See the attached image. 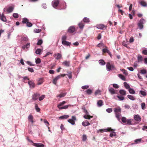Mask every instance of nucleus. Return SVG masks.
<instances>
[{
	"label": "nucleus",
	"mask_w": 147,
	"mask_h": 147,
	"mask_svg": "<svg viewBox=\"0 0 147 147\" xmlns=\"http://www.w3.org/2000/svg\"><path fill=\"white\" fill-rule=\"evenodd\" d=\"M52 4L53 7L57 8V6H59L61 8V9H65L66 8V3L63 1L62 2H60L59 0H54L52 1Z\"/></svg>",
	"instance_id": "obj_1"
},
{
	"label": "nucleus",
	"mask_w": 147,
	"mask_h": 147,
	"mask_svg": "<svg viewBox=\"0 0 147 147\" xmlns=\"http://www.w3.org/2000/svg\"><path fill=\"white\" fill-rule=\"evenodd\" d=\"M114 110L116 117L119 121H120L121 120L120 117L121 116V109L119 107H118L117 108H114Z\"/></svg>",
	"instance_id": "obj_2"
},
{
	"label": "nucleus",
	"mask_w": 147,
	"mask_h": 147,
	"mask_svg": "<svg viewBox=\"0 0 147 147\" xmlns=\"http://www.w3.org/2000/svg\"><path fill=\"white\" fill-rule=\"evenodd\" d=\"M146 22V20L144 18H142L140 20L138 23L137 25L140 30H141L143 28V24Z\"/></svg>",
	"instance_id": "obj_3"
},
{
	"label": "nucleus",
	"mask_w": 147,
	"mask_h": 147,
	"mask_svg": "<svg viewBox=\"0 0 147 147\" xmlns=\"http://www.w3.org/2000/svg\"><path fill=\"white\" fill-rule=\"evenodd\" d=\"M121 121L123 123H125L126 124L131 125H132L131 121L130 119H127L126 118L124 117H122Z\"/></svg>",
	"instance_id": "obj_4"
},
{
	"label": "nucleus",
	"mask_w": 147,
	"mask_h": 147,
	"mask_svg": "<svg viewBox=\"0 0 147 147\" xmlns=\"http://www.w3.org/2000/svg\"><path fill=\"white\" fill-rule=\"evenodd\" d=\"M20 37L21 43L22 45L25 44L28 40V37L26 35L21 36Z\"/></svg>",
	"instance_id": "obj_5"
},
{
	"label": "nucleus",
	"mask_w": 147,
	"mask_h": 147,
	"mask_svg": "<svg viewBox=\"0 0 147 147\" xmlns=\"http://www.w3.org/2000/svg\"><path fill=\"white\" fill-rule=\"evenodd\" d=\"M65 76H66V74H64L57 76L53 80V83L55 85H56L57 80L59 79H60L61 77H63Z\"/></svg>",
	"instance_id": "obj_6"
},
{
	"label": "nucleus",
	"mask_w": 147,
	"mask_h": 147,
	"mask_svg": "<svg viewBox=\"0 0 147 147\" xmlns=\"http://www.w3.org/2000/svg\"><path fill=\"white\" fill-rule=\"evenodd\" d=\"M107 69L108 71L114 70L115 69V67L113 65H111L109 62L107 63L106 65Z\"/></svg>",
	"instance_id": "obj_7"
},
{
	"label": "nucleus",
	"mask_w": 147,
	"mask_h": 147,
	"mask_svg": "<svg viewBox=\"0 0 147 147\" xmlns=\"http://www.w3.org/2000/svg\"><path fill=\"white\" fill-rule=\"evenodd\" d=\"M76 120V118L75 116H72L71 119L68 120V121L72 125H74L75 123V121Z\"/></svg>",
	"instance_id": "obj_8"
},
{
	"label": "nucleus",
	"mask_w": 147,
	"mask_h": 147,
	"mask_svg": "<svg viewBox=\"0 0 147 147\" xmlns=\"http://www.w3.org/2000/svg\"><path fill=\"white\" fill-rule=\"evenodd\" d=\"M40 94L39 93H36L34 94L32 96V99L34 101L36 100L38 98Z\"/></svg>",
	"instance_id": "obj_9"
},
{
	"label": "nucleus",
	"mask_w": 147,
	"mask_h": 147,
	"mask_svg": "<svg viewBox=\"0 0 147 147\" xmlns=\"http://www.w3.org/2000/svg\"><path fill=\"white\" fill-rule=\"evenodd\" d=\"M75 30V28L74 26H71L69 27L68 30L67 32L70 33H73L74 32Z\"/></svg>",
	"instance_id": "obj_10"
},
{
	"label": "nucleus",
	"mask_w": 147,
	"mask_h": 147,
	"mask_svg": "<svg viewBox=\"0 0 147 147\" xmlns=\"http://www.w3.org/2000/svg\"><path fill=\"white\" fill-rule=\"evenodd\" d=\"M53 57L57 60H58L61 58L62 55L60 54L57 53L54 54Z\"/></svg>",
	"instance_id": "obj_11"
},
{
	"label": "nucleus",
	"mask_w": 147,
	"mask_h": 147,
	"mask_svg": "<svg viewBox=\"0 0 147 147\" xmlns=\"http://www.w3.org/2000/svg\"><path fill=\"white\" fill-rule=\"evenodd\" d=\"M99 131L100 132H102L103 131H113L114 130L111 129V128H108L107 129H100Z\"/></svg>",
	"instance_id": "obj_12"
},
{
	"label": "nucleus",
	"mask_w": 147,
	"mask_h": 147,
	"mask_svg": "<svg viewBox=\"0 0 147 147\" xmlns=\"http://www.w3.org/2000/svg\"><path fill=\"white\" fill-rule=\"evenodd\" d=\"M134 118V120L136 121L139 122L141 121V117L139 115H135Z\"/></svg>",
	"instance_id": "obj_13"
},
{
	"label": "nucleus",
	"mask_w": 147,
	"mask_h": 147,
	"mask_svg": "<svg viewBox=\"0 0 147 147\" xmlns=\"http://www.w3.org/2000/svg\"><path fill=\"white\" fill-rule=\"evenodd\" d=\"M102 51V52L103 53H107L109 55L110 57H111L112 55L111 54V53L107 49V48L103 49Z\"/></svg>",
	"instance_id": "obj_14"
},
{
	"label": "nucleus",
	"mask_w": 147,
	"mask_h": 147,
	"mask_svg": "<svg viewBox=\"0 0 147 147\" xmlns=\"http://www.w3.org/2000/svg\"><path fill=\"white\" fill-rule=\"evenodd\" d=\"M102 51V52L103 53H107L109 55L110 57H111L112 55L111 54V53L107 49V48L103 49Z\"/></svg>",
	"instance_id": "obj_15"
},
{
	"label": "nucleus",
	"mask_w": 147,
	"mask_h": 147,
	"mask_svg": "<svg viewBox=\"0 0 147 147\" xmlns=\"http://www.w3.org/2000/svg\"><path fill=\"white\" fill-rule=\"evenodd\" d=\"M28 83L30 88H33L35 87V84L32 81H29L28 82Z\"/></svg>",
	"instance_id": "obj_16"
},
{
	"label": "nucleus",
	"mask_w": 147,
	"mask_h": 147,
	"mask_svg": "<svg viewBox=\"0 0 147 147\" xmlns=\"http://www.w3.org/2000/svg\"><path fill=\"white\" fill-rule=\"evenodd\" d=\"M32 145L36 147H44V145L42 143H34Z\"/></svg>",
	"instance_id": "obj_17"
},
{
	"label": "nucleus",
	"mask_w": 147,
	"mask_h": 147,
	"mask_svg": "<svg viewBox=\"0 0 147 147\" xmlns=\"http://www.w3.org/2000/svg\"><path fill=\"white\" fill-rule=\"evenodd\" d=\"M0 19L4 22H6L7 20L6 17L3 14L0 15Z\"/></svg>",
	"instance_id": "obj_18"
},
{
	"label": "nucleus",
	"mask_w": 147,
	"mask_h": 147,
	"mask_svg": "<svg viewBox=\"0 0 147 147\" xmlns=\"http://www.w3.org/2000/svg\"><path fill=\"white\" fill-rule=\"evenodd\" d=\"M62 43L63 45L70 46L71 45L70 42L67 41L66 40L62 41Z\"/></svg>",
	"instance_id": "obj_19"
},
{
	"label": "nucleus",
	"mask_w": 147,
	"mask_h": 147,
	"mask_svg": "<svg viewBox=\"0 0 147 147\" xmlns=\"http://www.w3.org/2000/svg\"><path fill=\"white\" fill-rule=\"evenodd\" d=\"M14 9V7L10 6L7 10V11L9 13L12 12Z\"/></svg>",
	"instance_id": "obj_20"
},
{
	"label": "nucleus",
	"mask_w": 147,
	"mask_h": 147,
	"mask_svg": "<svg viewBox=\"0 0 147 147\" xmlns=\"http://www.w3.org/2000/svg\"><path fill=\"white\" fill-rule=\"evenodd\" d=\"M42 49H38L36 50L35 53L36 54L40 55L42 51Z\"/></svg>",
	"instance_id": "obj_21"
},
{
	"label": "nucleus",
	"mask_w": 147,
	"mask_h": 147,
	"mask_svg": "<svg viewBox=\"0 0 147 147\" xmlns=\"http://www.w3.org/2000/svg\"><path fill=\"white\" fill-rule=\"evenodd\" d=\"M82 125L84 126H88L90 125V123L87 120L83 122L82 123Z\"/></svg>",
	"instance_id": "obj_22"
},
{
	"label": "nucleus",
	"mask_w": 147,
	"mask_h": 147,
	"mask_svg": "<svg viewBox=\"0 0 147 147\" xmlns=\"http://www.w3.org/2000/svg\"><path fill=\"white\" fill-rule=\"evenodd\" d=\"M109 91L112 94H115L116 93L115 90L112 88L109 89Z\"/></svg>",
	"instance_id": "obj_23"
},
{
	"label": "nucleus",
	"mask_w": 147,
	"mask_h": 147,
	"mask_svg": "<svg viewBox=\"0 0 147 147\" xmlns=\"http://www.w3.org/2000/svg\"><path fill=\"white\" fill-rule=\"evenodd\" d=\"M96 27L98 29H103L105 27V25L102 24H99L97 25Z\"/></svg>",
	"instance_id": "obj_24"
},
{
	"label": "nucleus",
	"mask_w": 147,
	"mask_h": 147,
	"mask_svg": "<svg viewBox=\"0 0 147 147\" xmlns=\"http://www.w3.org/2000/svg\"><path fill=\"white\" fill-rule=\"evenodd\" d=\"M28 119L29 121H30L32 123L34 122L33 117L31 115H30L28 117Z\"/></svg>",
	"instance_id": "obj_25"
},
{
	"label": "nucleus",
	"mask_w": 147,
	"mask_h": 147,
	"mask_svg": "<svg viewBox=\"0 0 147 147\" xmlns=\"http://www.w3.org/2000/svg\"><path fill=\"white\" fill-rule=\"evenodd\" d=\"M103 102L102 100H99L98 101L97 105L98 107H100L103 105Z\"/></svg>",
	"instance_id": "obj_26"
},
{
	"label": "nucleus",
	"mask_w": 147,
	"mask_h": 147,
	"mask_svg": "<svg viewBox=\"0 0 147 147\" xmlns=\"http://www.w3.org/2000/svg\"><path fill=\"white\" fill-rule=\"evenodd\" d=\"M119 92L122 96H125L126 94V91L124 90H120Z\"/></svg>",
	"instance_id": "obj_27"
},
{
	"label": "nucleus",
	"mask_w": 147,
	"mask_h": 147,
	"mask_svg": "<svg viewBox=\"0 0 147 147\" xmlns=\"http://www.w3.org/2000/svg\"><path fill=\"white\" fill-rule=\"evenodd\" d=\"M28 21L29 20L27 18H24L23 19L22 22L23 24H26Z\"/></svg>",
	"instance_id": "obj_28"
},
{
	"label": "nucleus",
	"mask_w": 147,
	"mask_h": 147,
	"mask_svg": "<svg viewBox=\"0 0 147 147\" xmlns=\"http://www.w3.org/2000/svg\"><path fill=\"white\" fill-rule=\"evenodd\" d=\"M84 117L85 119H90L91 118L93 117V116L87 115H84Z\"/></svg>",
	"instance_id": "obj_29"
},
{
	"label": "nucleus",
	"mask_w": 147,
	"mask_h": 147,
	"mask_svg": "<svg viewBox=\"0 0 147 147\" xmlns=\"http://www.w3.org/2000/svg\"><path fill=\"white\" fill-rule=\"evenodd\" d=\"M78 26L79 27V28L80 29H82L84 26V24L82 23V22H80L78 24Z\"/></svg>",
	"instance_id": "obj_30"
},
{
	"label": "nucleus",
	"mask_w": 147,
	"mask_h": 147,
	"mask_svg": "<svg viewBox=\"0 0 147 147\" xmlns=\"http://www.w3.org/2000/svg\"><path fill=\"white\" fill-rule=\"evenodd\" d=\"M118 76L122 80L124 81L125 80L126 78L123 75L121 74H118Z\"/></svg>",
	"instance_id": "obj_31"
},
{
	"label": "nucleus",
	"mask_w": 147,
	"mask_h": 147,
	"mask_svg": "<svg viewBox=\"0 0 147 147\" xmlns=\"http://www.w3.org/2000/svg\"><path fill=\"white\" fill-rule=\"evenodd\" d=\"M127 96L129 99L131 100H134L135 99V98H134L133 96L128 95H127Z\"/></svg>",
	"instance_id": "obj_32"
},
{
	"label": "nucleus",
	"mask_w": 147,
	"mask_h": 147,
	"mask_svg": "<svg viewBox=\"0 0 147 147\" xmlns=\"http://www.w3.org/2000/svg\"><path fill=\"white\" fill-rule=\"evenodd\" d=\"M69 117V115H66L60 116L59 118L60 119H67Z\"/></svg>",
	"instance_id": "obj_33"
},
{
	"label": "nucleus",
	"mask_w": 147,
	"mask_h": 147,
	"mask_svg": "<svg viewBox=\"0 0 147 147\" xmlns=\"http://www.w3.org/2000/svg\"><path fill=\"white\" fill-rule=\"evenodd\" d=\"M83 21L85 23H89L90 22L89 19L87 17H84L83 19Z\"/></svg>",
	"instance_id": "obj_34"
},
{
	"label": "nucleus",
	"mask_w": 147,
	"mask_h": 147,
	"mask_svg": "<svg viewBox=\"0 0 147 147\" xmlns=\"http://www.w3.org/2000/svg\"><path fill=\"white\" fill-rule=\"evenodd\" d=\"M41 62V59L39 58H38L36 59L35 62L36 64H39Z\"/></svg>",
	"instance_id": "obj_35"
},
{
	"label": "nucleus",
	"mask_w": 147,
	"mask_h": 147,
	"mask_svg": "<svg viewBox=\"0 0 147 147\" xmlns=\"http://www.w3.org/2000/svg\"><path fill=\"white\" fill-rule=\"evenodd\" d=\"M34 31L35 33H38L41 31V30L40 29H34Z\"/></svg>",
	"instance_id": "obj_36"
},
{
	"label": "nucleus",
	"mask_w": 147,
	"mask_h": 147,
	"mask_svg": "<svg viewBox=\"0 0 147 147\" xmlns=\"http://www.w3.org/2000/svg\"><path fill=\"white\" fill-rule=\"evenodd\" d=\"M66 94V93H61L60 94L58 95V96L60 98L65 96Z\"/></svg>",
	"instance_id": "obj_37"
},
{
	"label": "nucleus",
	"mask_w": 147,
	"mask_h": 147,
	"mask_svg": "<svg viewBox=\"0 0 147 147\" xmlns=\"http://www.w3.org/2000/svg\"><path fill=\"white\" fill-rule=\"evenodd\" d=\"M140 5L143 7H146L147 5L146 3L144 1H142L140 3Z\"/></svg>",
	"instance_id": "obj_38"
},
{
	"label": "nucleus",
	"mask_w": 147,
	"mask_h": 147,
	"mask_svg": "<svg viewBox=\"0 0 147 147\" xmlns=\"http://www.w3.org/2000/svg\"><path fill=\"white\" fill-rule=\"evenodd\" d=\"M124 86L125 88L127 89H129L130 88V86L126 82L123 83Z\"/></svg>",
	"instance_id": "obj_39"
},
{
	"label": "nucleus",
	"mask_w": 147,
	"mask_h": 147,
	"mask_svg": "<svg viewBox=\"0 0 147 147\" xmlns=\"http://www.w3.org/2000/svg\"><path fill=\"white\" fill-rule=\"evenodd\" d=\"M87 139V136L86 134H83L82 137V140L83 141H86Z\"/></svg>",
	"instance_id": "obj_40"
},
{
	"label": "nucleus",
	"mask_w": 147,
	"mask_h": 147,
	"mask_svg": "<svg viewBox=\"0 0 147 147\" xmlns=\"http://www.w3.org/2000/svg\"><path fill=\"white\" fill-rule=\"evenodd\" d=\"M120 70L122 71L123 74H125V75H128V73L127 72V71L125 70L124 69H121Z\"/></svg>",
	"instance_id": "obj_41"
},
{
	"label": "nucleus",
	"mask_w": 147,
	"mask_h": 147,
	"mask_svg": "<svg viewBox=\"0 0 147 147\" xmlns=\"http://www.w3.org/2000/svg\"><path fill=\"white\" fill-rule=\"evenodd\" d=\"M99 63L102 65H104L105 64V62L103 60H100L99 61Z\"/></svg>",
	"instance_id": "obj_42"
},
{
	"label": "nucleus",
	"mask_w": 147,
	"mask_h": 147,
	"mask_svg": "<svg viewBox=\"0 0 147 147\" xmlns=\"http://www.w3.org/2000/svg\"><path fill=\"white\" fill-rule=\"evenodd\" d=\"M43 121L45 124L46 125L47 127H48L49 125V123L46 119H44Z\"/></svg>",
	"instance_id": "obj_43"
},
{
	"label": "nucleus",
	"mask_w": 147,
	"mask_h": 147,
	"mask_svg": "<svg viewBox=\"0 0 147 147\" xmlns=\"http://www.w3.org/2000/svg\"><path fill=\"white\" fill-rule=\"evenodd\" d=\"M117 97L120 100H124V97L122 96L118 95L117 96Z\"/></svg>",
	"instance_id": "obj_44"
},
{
	"label": "nucleus",
	"mask_w": 147,
	"mask_h": 147,
	"mask_svg": "<svg viewBox=\"0 0 147 147\" xmlns=\"http://www.w3.org/2000/svg\"><path fill=\"white\" fill-rule=\"evenodd\" d=\"M129 93L132 94H134L135 93V92L133 89L132 88H129Z\"/></svg>",
	"instance_id": "obj_45"
},
{
	"label": "nucleus",
	"mask_w": 147,
	"mask_h": 147,
	"mask_svg": "<svg viewBox=\"0 0 147 147\" xmlns=\"http://www.w3.org/2000/svg\"><path fill=\"white\" fill-rule=\"evenodd\" d=\"M139 93L144 96H146V93L145 92L142 90H140L139 92Z\"/></svg>",
	"instance_id": "obj_46"
},
{
	"label": "nucleus",
	"mask_w": 147,
	"mask_h": 147,
	"mask_svg": "<svg viewBox=\"0 0 147 147\" xmlns=\"http://www.w3.org/2000/svg\"><path fill=\"white\" fill-rule=\"evenodd\" d=\"M43 80L42 79H40L38 81L37 84L38 85L41 84L43 82Z\"/></svg>",
	"instance_id": "obj_47"
},
{
	"label": "nucleus",
	"mask_w": 147,
	"mask_h": 147,
	"mask_svg": "<svg viewBox=\"0 0 147 147\" xmlns=\"http://www.w3.org/2000/svg\"><path fill=\"white\" fill-rule=\"evenodd\" d=\"M35 109L37 112H39L40 110V109L38 107L37 104H35Z\"/></svg>",
	"instance_id": "obj_48"
},
{
	"label": "nucleus",
	"mask_w": 147,
	"mask_h": 147,
	"mask_svg": "<svg viewBox=\"0 0 147 147\" xmlns=\"http://www.w3.org/2000/svg\"><path fill=\"white\" fill-rule=\"evenodd\" d=\"M138 59L139 62L142 61L143 60L142 57L141 55H139L138 57Z\"/></svg>",
	"instance_id": "obj_49"
},
{
	"label": "nucleus",
	"mask_w": 147,
	"mask_h": 147,
	"mask_svg": "<svg viewBox=\"0 0 147 147\" xmlns=\"http://www.w3.org/2000/svg\"><path fill=\"white\" fill-rule=\"evenodd\" d=\"M63 64L66 66H69V62L67 61L64 62Z\"/></svg>",
	"instance_id": "obj_50"
},
{
	"label": "nucleus",
	"mask_w": 147,
	"mask_h": 147,
	"mask_svg": "<svg viewBox=\"0 0 147 147\" xmlns=\"http://www.w3.org/2000/svg\"><path fill=\"white\" fill-rule=\"evenodd\" d=\"M45 95H42L41 96L39 97V101H41L43 100L45 98Z\"/></svg>",
	"instance_id": "obj_51"
},
{
	"label": "nucleus",
	"mask_w": 147,
	"mask_h": 147,
	"mask_svg": "<svg viewBox=\"0 0 147 147\" xmlns=\"http://www.w3.org/2000/svg\"><path fill=\"white\" fill-rule=\"evenodd\" d=\"M70 106V105H65V106H64V107H61L60 109H67L68 108V107H69Z\"/></svg>",
	"instance_id": "obj_52"
},
{
	"label": "nucleus",
	"mask_w": 147,
	"mask_h": 147,
	"mask_svg": "<svg viewBox=\"0 0 147 147\" xmlns=\"http://www.w3.org/2000/svg\"><path fill=\"white\" fill-rule=\"evenodd\" d=\"M86 93L88 94H90L92 92V90L90 89H88L86 91Z\"/></svg>",
	"instance_id": "obj_53"
},
{
	"label": "nucleus",
	"mask_w": 147,
	"mask_h": 147,
	"mask_svg": "<svg viewBox=\"0 0 147 147\" xmlns=\"http://www.w3.org/2000/svg\"><path fill=\"white\" fill-rule=\"evenodd\" d=\"M13 16L15 18H18V14L16 13H14L13 14Z\"/></svg>",
	"instance_id": "obj_54"
},
{
	"label": "nucleus",
	"mask_w": 147,
	"mask_h": 147,
	"mask_svg": "<svg viewBox=\"0 0 147 147\" xmlns=\"http://www.w3.org/2000/svg\"><path fill=\"white\" fill-rule=\"evenodd\" d=\"M100 94V91L99 90H98L96 91L95 93V95H98Z\"/></svg>",
	"instance_id": "obj_55"
},
{
	"label": "nucleus",
	"mask_w": 147,
	"mask_h": 147,
	"mask_svg": "<svg viewBox=\"0 0 147 147\" xmlns=\"http://www.w3.org/2000/svg\"><path fill=\"white\" fill-rule=\"evenodd\" d=\"M42 40L40 39L39 40L37 43L38 45H40L42 44Z\"/></svg>",
	"instance_id": "obj_56"
},
{
	"label": "nucleus",
	"mask_w": 147,
	"mask_h": 147,
	"mask_svg": "<svg viewBox=\"0 0 147 147\" xmlns=\"http://www.w3.org/2000/svg\"><path fill=\"white\" fill-rule=\"evenodd\" d=\"M141 141V139H136L135 140V142L137 144L139 143H140Z\"/></svg>",
	"instance_id": "obj_57"
},
{
	"label": "nucleus",
	"mask_w": 147,
	"mask_h": 147,
	"mask_svg": "<svg viewBox=\"0 0 147 147\" xmlns=\"http://www.w3.org/2000/svg\"><path fill=\"white\" fill-rule=\"evenodd\" d=\"M147 71L145 69H142L140 71V73L143 74H145L146 73Z\"/></svg>",
	"instance_id": "obj_58"
},
{
	"label": "nucleus",
	"mask_w": 147,
	"mask_h": 147,
	"mask_svg": "<svg viewBox=\"0 0 147 147\" xmlns=\"http://www.w3.org/2000/svg\"><path fill=\"white\" fill-rule=\"evenodd\" d=\"M26 26L28 27H31L32 26V24L29 22V21L26 24Z\"/></svg>",
	"instance_id": "obj_59"
},
{
	"label": "nucleus",
	"mask_w": 147,
	"mask_h": 147,
	"mask_svg": "<svg viewBox=\"0 0 147 147\" xmlns=\"http://www.w3.org/2000/svg\"><path fill=\"white\" fill-rule=\"evenodd\" d=\"M146 105L145 104L144 102H143L142 103L141 106L142 108V109L144 110L145 109V107Z\"/></svg>",
	"instance_id": "obj_60"
},
{
	"label": "nucleus",
	"mask_w": 147,
	"mask_h": 147,
	"mask_svg": "<svg viewBox=\"0 0 147 147\" xmlns=\"http://www.w3.org/2000/svg\"><path fill=\"white\" fill-rule=\"evenodd\" d=\"M112 109L111 108H108L106 109V111L108 113H110L112 111Z\"/></svg>",
	"instance_id": "obj_61"
},
{
	"label": "nucleus",
	"mask_w": 147,
	"mask_h": 147,
	"mask_svg": "<svg viewBox=\"0 0 147 147\" xmlns=\"http://www.w3.org/2000/svg\"><path fill=\"white\" fill-rule=\"evenodd\" d=\"M89 87V86L88 85H86L83 86L82 87V88L83 89H88Z\"/></svg>",
	"instance_id": "obj_62"
},
{
	"label": "nucleus",
	"mask_w": 147,
	"mask_h": 147,
	"mask_svg": "<svg viewBox=\"0 0 147 147\" xmlns=\"http://www.w3.org/2000/svg\"><path fill=\"white\" fill-rule=\"evenodd\" d=\"M28 70L30 72H34V70H33L32 68H31L30 67H28Z\"/></svg>",
	"instance_id": "obj_63"
},
{
	"label": "nucleus",
	"mask_w": 147,
	"mask_h": 147,
	"mask_svg": "<svg viewBox=\"0 0 147 147\" xmlns=\"http://www.w3.org/2000/svg\"><path fill=\"white\" fill-rule=\"evenodd\" d=\"M116 134L115 132L111 133L110 134V136L111 137H112L113 136H116Z\"/></svg>",
	"instance_id": "obj_64"
}]
</instances>
